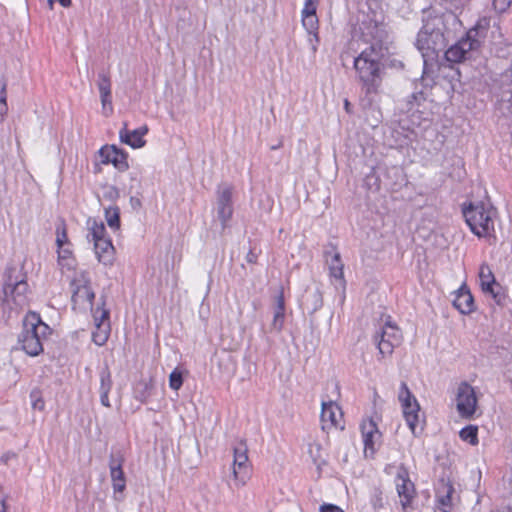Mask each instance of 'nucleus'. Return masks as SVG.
<instances>
[{
  "label": "nucleus",
  "instance_id": "b1692460",
  "mask_svg": "<svg viewBox=\"0 0 512 512\" xmlns=\"http://www.w3.org/2000/svg\"><path fill=\"white\" fill-rule=\"evenodd\" d=\"M453 305L462 314H470L475 310L474 298L470 291L465 287L458 290L456 297L453 300Z\"/></svg>",
  "mask_w": 512,
  "mask_h": 512
},
{
  "label": "nucleus",
  "instance_id": "6e6d98bb",
  "mask_svg": "<svg viewBox=\"0 0 512 512\" xmlns=\"http://www.w3.org/2000/svg\"><path fill=\"white\" fill-rule=\"evenodd\" d=\"M344 106H345V109L348 111L349 110V106H350V103H349L348 100H345Z\"/></svg>",
  "mask_w": 512,
  "mask_h": 512
},
{
  "label": "nucleus",
  "instance_id": "f3484780",
  "mask_svg": "<svg viewBox=\"0 0 512 512\" xmlns=\"http://www.w3.org/2000/svg\"><path fill=\"white\" fill-rule=\"evenodd\" d=\"M217 214L224 228L233 214L232 187L230 185H223L218 190Z\"/></svg>",
  "mask_w": 512,
  "mask_h": 512
},
{
  "label": "nucleus",
  "instance_id": "cd10ccee",
  "mask_svg": "<svg viewBox=\"0 0 512 512\" xmlns=\"http://www.w3.org/2000/svg\"><path fill=\"white\" fill-rule=\"evenodd\" d=\"M477 432L478 428L476 426L469 425L461 429L459 436L463 441L476 445L478 443Z\"/></svg>",
  "mask_w": 512,
  "mask_h": 512
},
{
  "label": "nucleus",
  "instance_id": "0eeeda50",
  "mask_svg": "<svg viewBox=\"0 0 512 512\" xmlns=\"http://www.w3.org/2000/svg\"><path fill=\"white\" fill-rule=\"evenodd\" d=\"M399 401L401 402L407 425L414 436L419 435L423 431V425L421 424L419 415L420 406L405 382L401 383Z\"/></svg>",
  "mask_w": 512,
  "mask_h": 512
},
{
  "label": "nucleus",
  "instance_id": "9d476101",
  "mask_svg": "<svg viewBox=\"0 0 512 512\" xmlns=\"http://www.w3.org/2000/svg\"><path fill=\"white\" fill-rule=\"evenodd\" d=\"M395 485L401 506L403 509H406L416 496V490L414 483L410 480L409 472L404 465H400L397 469Z\"/></svg>",
  "mask_w": 512,
  "mask_h": 512
},
{
  "label": "nucleus",
  "instance_id": "4be33fe9",
  "mask_svg": "<svg viewBox=\"0 0 512 512\" xmlns=\"http://www.w3.org/2000/svg\"><path fill=\"white\" fill-rule=\"evenodd\" d=\"M453 493V485L449 482H445L444 480H442L436 492L437 501L442 512H450L451 507L453 505Z\"/></svg>",
  "mask_w": 512,
  "mask_h": 512
},
{
  "label": "nucleus",
  "instance_id": "a878e982",
  "mask_svg": "<svg viewBox=\"0 0 512 512\" xmlns=\"http://www.w3.org/2000/svg\"><path fill=\"white\" fill-rule=\"evenodd\" d=\"M479 279L482 290H487L489 286L497 283L490 267L486 264H482L480 267Z\"/></svg>",
  "mask_w": 512,
  "mask_h": 512
},
{
  "label": "nucleus",
  "instance_id": "4d7b16f0",
  "mask_svg": "<svg viewBox=\"0 0 512 512\" xmlns=\"http://www.w3.org/2000/svg\"><path fill=\"white\" fill-rule=\"evenodd\" d=\"M53 5H54V1L53 0H48V6L50 9L53 8Z\"/></svg>",
  "mask_w": 512,
  "mask_h": 512
},
{
  "label": "nucleus",
  "instance_id": "a18cd8bd",
  "mask_svg": "<svg viewBox=\"0 0 512 512\" xmlns=\"http://www.w3.org/2000/svg\"><path fill=\"white\" fill-rule=\"evenodd\" d=\"M58 257L60 262L68 260L71 257V251L68 248H64L62 246L61 248H58Z\"/></svg>",
  "mask_w": 512,
  "mask_h": 512
},
{
  "label": "nucleus",
  "instance_id": "39448f33",
  "mask_svg": "<svg viewBox=\"0 0 512 512\" xmlns=\"http://www.w3.org/2000/svg\"><path fill=\"white\" fill-rule=\"evenodd\" d=\"M462 213L466 223L475 235L478 237L492 236L494 232L492 212L486 210L482 203L477 205L470 203L467 207H463Z\"/></svg>",
  "mask_w": 512,
  "mask_h": 512
},
{
  "label": "nucleus",
  "instance_id": "7ed1b4c3",
  "mask_svg": "<svg viewBox=\"0 0 512 512\" xmlns=\"http://www.w3.org/2000/svg\"><path fill=\"white\" fill-rule=\"evenodd\" d=\"M51 333L50 327L44 323L36 312H29L23 319V330L18 336V343L29 356H38L43 352L42 341Z\"/></svg>",
  "mask_w": 512,
  "mask_h": 512
},
{
  "label": "nucleus",
  "instance_id": "4c0bfd02",
  "mask_svg": "<svg viewBox=\"0 0 512 512\" xmlns=\"http://www.w3.org/2000/svg\"><path fill=\"white\" fill-rule=\"evenodd\" d=\"M285 320V313H274L273 320L271 323V329L280 332L283 328Z\"/></svg>",
  "mask_w": 512,
  "mask_h": 512
},
{
  "label": "nucleus",
  "instance_id": "4468645a",
  "mask_svg": "<svg viewBox=\"0 0 512 512\" xmlns=\"http://www.w3.org/2000/svg\"><path fill=\"white\" fill-rule=\"evenodd\" d=\"M323 255L325 257L330 276L335 280L340 281V285L345 288L346 281L344 279L343 272L344 264L336 246L333 243L326 245L323 251Z\"/></svg>",
  "mask_w": 512,
  "mask_h": 512
},
{
  "label": "nucleus",
  "instance_id": "393cba45",
  "mask_svg": "<svg viewBox=\"0 0 512 512\" xmlns=\"http://www.w3.org/2000/svg\"><path fill=\"white\" fill-rule=\"evenodd\" d=\"M302 24L308 35H312L315 38V44H313V52H316L317 45L319 43L317 15L303 16Z\"/></svg>",
  "mask_w": 512,
  "mask_h": 512
},
{
  "label": "nucleus",
  "instance_id": "49530a36",
  "mask_svg": "<svg viewBox=\"0 0 512 512\" xmlns=\"http://www.w3.org/2000/svg\"><path fill=\"white\" fill-rule=\"evenodd\" d=\"M109 392H100V401H101V404L105 407H110V402H109Z\"/></svg>",
  "mask_w": 512,
  "mask_h": 512
},
{
  "label": "nucleus",
  "instance_id": "37998d69",
  "mask_svg": "<svg viewBox=\"0 0 512 512\" xmlns=\"http://www.w3.org/2000/svg\"><path fill=\"white\" fill-rule=\"evenodd\" d=\"M424 100V94L422 92L412 93L408 97V104L411 106L410 109L413 107L414 103H419L420 101Z\"/></svg>",
  "mask_w": 512,
  "mask_h": 512
},
{
  "label": "nucleus",
  "instance_id": "603ef678",
  "mask_svg": "<svg viewBox=\"0 0 512 512\" xmlns=\"http://www.w3.org/2000/svg\"><path fill=\"white\" fill-rule=\"evenodd\" d=\"M308 41L311 45V49L313 50V44H315V38L312 35H309Z\"/></svg>",
  "mask_w": 512,
  "mask_h": 512
},
{
  "label": "nucleus",
  "instance_id": "13d9d810",
  "mask_svg": "<svg viewBox=\"0 0 512 512\" xmlns=\"http://www.w3.org/2000/svg\"><path fill=\"white\" fill-rule=\"evenodd\" d=\"M282 143H279L278 145H274L271 147L272 150H275V149H278L279 147H281Z\"/></svg>",
  "mask_w": 512,
  "mask_h": 512
},
{
  "label": "nucleus",
  "instance_id": "2f4dec72",
  "mask_svg": "<svg viewBox=\"0 0 512 512\" xmlns=\"http://www.w3.org/2000/svg\"><path fill=\"white\" fill-rule=\"evenodd\" d=\"M112 378L108 367H105L100 372V392H110L112 388Z\"/></svg>",
  "mask_w": 512,
  "mask_h": 512
},
{
  "label": "nucleus",
  "instance_id": "5701e85b",
  "mask_svg": "<svg viewBox=\"0 0 512 512\" xmlns=\"http://www.w3.org/2000/svg\"><path fill=\"white\" fill-rule=\"evenodd\" d=\"M94 250L97 259L104 265H111L114 261V246L112 241L107 239H100L99 242L94 243Z\"/></svg>",
  "mask_w": 512,
  "mask_h": 512
},
{
  "label": "nucleus",
  "instance_id": "de8ad7c7",
  "mask_svg": "<svg viewBox=\"0 0 512 512\" xmlns=\"http://www.w3.org/2000/svg\"><path fill=\"white\" fill-rule=\"evenodd\" d=\"M6 88H7L6 80L4 78L0 79V99H2V98L7 99Z\"/></svg>",
  "mask_w": 512,
  "mask_h": 512
},
{
  "label": "nucleus",
  "instance_id": "a211bd4d",
  "mask_svg": "<svg viewBox=\"0 0 512 512\" xmlns=\"http://www.w3.org/2000/svg\"><path fill=\"white\" fill-rule=\"evenodd\" d=\"M97 87L100 93V100L105 115L111 113L112 95H111V78L109 72L101 71L98 73Z\"/></svg>",
  "mask_w": 512,
  "mask_h": 512
},
{
  "label": "nucleus",
  "instance_id": "3c124183",
  "mask_svg": "<svg viewBox=\"0 0 512 512\" xmlns=\"http://www.w3.org/2000/svg\"><path fill=\"white\" fill-rule=\"evenodd\" d=\"M61 6L67 8V7H70L72 2L71 0H57Z\"/></svg>",
  "mask_w": 512,
  "mask_h": 512
},
{
  "label": "nucleus",
  "instance_id": "2eb2a0df",
  "mask_svg": "<svg viewBox=\"0 0 512 512\" xmlns=\"http://www.w3.org/2000/svg\"><path fill=\"white\" fill-rule=\"evenodd\" d=\"M124 457L121 452L111 453L109 457L110 477L114 493H123L126 488V477L123 471Z\"/></svg>",
  "mask_w": 512,
  "mask_h": 512
},
{
  "label": "nucleus",
  "instance_id": "e433bc0d",
  "mask_svg": "<svg viewBox=\"0 0 512 512\" xmlns=\"http://www.w3.org/2000/svg\"><path fill=\"white\" fill-rule=\"evenodd\" d=\"M274 313H285V299L283 287L280 288L279 293L275 298Z\"/></svg>",
  "mask_w": 512,
  "mask_h": 512
},
{
  "label": "nucleus",
  "instance_id": "c9c22d12",
  "mask_svg": "<svg viewBox=\"0 0 512 512\" xmlns=\"http://www.w3.org/2000/svg\"><path fill=\"white\" fill-rule=\"evenodd\" d=\"M360 428H361L362 434H368V435L369 434H380L377 424L375 423V421L373 419L364 420L361 423Z\"/></svg>",
  "mask_w": 512,
  "mask_h": 512
},
{
  "label": "nucleus",
  "instance_id": "c85d7f7f",
  "mask_svg": "<svg viewBox=\"0 0 512 512\" xmlns=\"http://www.w3.org/2000/svg\"><path fill=\"white\" fill-rule=\"evenodd\" d=\"M105 218L110 228L118 229L120 226V211L118 207H109L105 210Z\"/></svg>",
  "mask_w": 512,
  "mask_h": 512
},
{
  "label": "nucleus",
  "instance_id": "ea45409f",
  "mask_svg": "<svg viewBox=\"0 0 512 512\" xmlns=\"http://www.w3.org/2000/svg\"><path fill=\"white\" fill-rule=\"evenodd\" d=\"M512 5V0H493V7L496 11L503 13Z\"/></svg>",
  "mask_w": 512,
  "mask_h": 512
},
{
  "label": "nucleus",
  "instance_id": "aec40b11",
  "mask_svg": "<svg viewBox=\"0 0 512 512\" xmlns=\"http://www.w3.org/2000/svg\"><path fill=\"white\" fill-rule=\"evenodd\" d=\"M341 418L342 412L339 406L333 402L322 403L321 421L323 430L338 427Z\"/></svg>",
  "mask_w": 512,
  "mask_h": 512
},
{
  "label": "nucleus",
  "instance_id": "473e14b6",
  "mask_svg": "<svg viewBox=\"0 0 512 512\" xmlns=\"http://www.w3.org/2000/svg\"><path fill=\"white\" fill-rule=\"evenodd\" d=\"M183 385V372L178 368L174 369L169 375V386L177 391Z\"/></svg>",
  "mask_w": 512,
  "mask_h": 512
},
{
  "label": "nucleus",
  "instance_id": "6e6552de",
  "mask_svg": "<svg viewBox=\"0 0 512 512\" xmlns=\"http://www.w3.org/2000/svg\"><path fill=\"white\" fill-rule=\"evenodd\" d=\"M233 478L236 486H244L249 479L248 446L245 440H238L233 446Z\"/></svg>",
  "mask_w": 512,
  "mask_h": 512
},
{
  "label": "nucleus",
  "instance_id": "1a4fd4ad",
  "mask_svg": "<svg viewBox=\"0 0 512 512\" xmlns=\"http://www.w3.org/2000/svg\"><path fill=\"white\" fill-rule=\"evenodd\" d=\"M402 335L397 326L392 324L391 317L387 316L380 334L375 336V342L382 356L392 354L394 348L401 343Z\"/></svg>",
  "mask_w": 512,
  "mask_h": 512
},
{
  "label": "nucleus",
  "instance_id": "72a5a7b5",
  "mask_svg": "<svg viewBox=\"0 0 512 512\" xmlns=\"http://www.w3.org/2000/svg\"><path fill=\"white\" fill-rule=\"evenodd\" d=\"M32 408L39 411L44 410L45 402L42 398V393L39 389H34L30 393Z\"/></svg>",
  "mask_w": 512,
  "mask_h": 512
},
{
  "label": "nucleus",
  "instance_id": "09e8293b",
  "mask_svg": "<svg viewBox=\"0 0 512 512\" xmlns=\"http://www.w3.org/2000/svg\"><path fill=\"white\" fill-rule=\"evenodd\" d=\"M8 111L7 99H0V116L3 118Z\"/></svg>",
  "mask_w": 512,
  "mask_h": 512
},
{
  "label": "nucleus",
  "instance_id": "f03ea898",
  "mask_svg": "<svg viewBox=\"0 0 512 512\" xmlns=\"http://www.w3.org/2000/svg\"><path fill=\"white\" fill-rule=\"evenodd\" d=\"M381 58V48L371 45L354 59V68L366 95L376 94L381 85Z\"/></svg>",
  "mask_w": 512,
  "mask_h": 512
},
{
  "label": "nucleus",
  "instance_id": "f704fd0d",
  "mask_svg": "<svg viewBox=\"0 0 512 512\" xmlns=\"http://www.w3.org/2000/svg\"><path fill=\"white\" fill-rule=\"evenodd\" d=\"M370 503L375 510L383 508L384 497H383V492L381 491V489H379V488L373 489L371 496H370Z\"/></svg>",
  "mask_w": 512,
  "mask_h": 512
},
{
  "label": "nucleus",
  "instance_id": "423d86ee",
  "mask_svg": "<svg viewBox=\"0 0 512 512\" xmlns=\"http://www.w3.org/2000/svg\"><path fill=\"white\" fill-rule=\"evenodd\" d=\"M4 278V301H12L17 307H23L27 302L28 284L21 277V269H18L16 266L7 267Z\"/></svg>",
  "mask_w": 512,
  "mask_h": 512
},
{
  "label": "nucleus",
  "instance_id": "7c9ffc66",
  "mask_svg": "<svg viewBox=\"0 0 512 512\" xmlns=\"http://www.w3.org/2000/svg\"><path fill=\"white\" fill-rule=\"evenodd\" d=\"M152 383L151 381L141 380L135 389L136 398L145 401L151 395Z\"/></svg>",
  "mask_w": 512,
  "mask_h": 512
},
{
  "label": "nucleus",
  "instance_id": "79ce46f5",
  "mask_svg": "<svg viewBox=\"0 0 512 512\" xmlns=\"http://www.w3.org/2000/svg\"><path fill=\"white\" fill-rule=\"evenodd\" d=\"M56 243L58 248H61L62 246H64V244L68 243V237L65 228H63L62 230H60L59 227L57 228Z\"/></svg>",
  "mask_w": 512,
  "mask_h": 512
},
{
  "label": "nucleus",
  "instance_id": "5fc2aeb1",
  "mask_svg": "<svg viewBox=\"0 0 512 512\" xmlns=\"http://www.w3.org/2000/svg\"><path fill=\"white\" fill-rule=\"evenodd\" d=\"M8 458H9V455H8V454H6V455L2 456L1 461H3L4 463H6V462L8 461Z\"/></svg>",
  "mask_w": 512,
  "mask_h": 512
},
{
  "label": "nucleus",
  "instance_id": "58836bf2",
  "mask_svg": "<svg viewBox=\"0 0 512 512\" xmlns=\"http://www.w3.org/2000/svg\"><path fill=\"white\" fill-rule=\"evenodd\" d=\"M380 437V434H362V437H363V441H364V445H365V453L370 450L371 453L373 454L374 451H375V448H374V442H375V437Z\"/></svg>",
  "mask_w": 512,
  "mask_h": 512
},
{
  "label": "nucleus",
  "instance_id": "6ab92c4d",
  "mask_svg": "<svg viewBox=\"0 0 512 512\" xmlns=\"http://www.w3.org/2000/svg\"><path fill=\"white\" fill-rule=\"evenodd\" d=\"M147 132V126H142L130 131L127 129V124L125 123L124 127L119 132V137L121 142L129 145L134 149H137L143 147L146 144V141L143 139V137L147 134Z\"/></svg>",
  "mask_w": 512,
  "mask_h": 512
},
{
  "label": "nucleus",
  "instance_id": "f8f14e48",
  "mask_svg": "<svg viewBox=\"0 0 512 512\" xmlns=\"http://www.w3.org/2000/svg\"><path fill=\"white\" fill-rule=\"evenodd\" d=\"M477 398L471 385L463 382L457 391V410L464 418H471L476 410Z\"/></svg>",
  "mask_w": 512,
  "mask_h": 512
},
{
  "label": "nucleus",
  "instance_id": "20e7f679",
  "mask_svg": "<svg viewBox=\"0 0 512 512\" xmlns=\"http://www.w3.org/2000/svg\"><path fill=\"white\" fill-rule=\"evenodd\" d=\"M488 22L482 19L471 28L466 36L445 51V58L451 63H460L469 57L470 52L478 50L486 37Z\"/></svg>",
  "mask_w": 512,
  "mask_h": 512
},
{
  "label": "nucleus",
  "instance_id": "f257e3e1",
  "mask_svg": "<svg viewBox=\"0 0 512 512\" xmlns=\"http://www.w3.org/2000/svg\"><path fill=\"white\" fill-rule=\"evenodd\" d=\"M457 17L451 13L435 14L428 11L423 18V26L417 34L416 48L420 51L424 65L434 61L438 53L445 50L451 37L449 24H455Z\"/></svg>",
  "mask_w": 512,
  "mask_h": 512
},
{
  "label": "nucleus",
  "instance_id": "c03bdc74",
  "mask_svg": "<svg viewBox=\"0 0 512 512\" xmlns=\"http://www.w3.org/2000/svg\"><path fill=\"white\" fill-rule=\"evenodd\" d=\"M320 512H344L340 507L334 504H323L320 506Z\"/></svg>",
  "mask_w": 512,
  "mask_h": 512
},
{
  "label": "nucleus",
  "instance_id": "412c9836",
  "mask_svg": "<svg viewBox=\"0 0 512 512\" xmlns=\"http://www.w3.org/2000/svg\"><path fill=\"white\" fill-rule=\"evenodd\" d=\"M323 305L322 293L318 288H307L301 298V307L314 314Z\"/></svg>",
  "mask_w": 512,
  "mask_h": 512
},
{
  "label": "nucleus",
  "instance_id": "bb28decb",
  "mask_svg": "<svg viewBox=\"0 0 512 512\" xmlns=\"http://www.w3.org/2000/svg\"><path fill=\"white\" fill-rule=\"evenodd\" d=\"M486 295L491 296V298L494 300V302L499 305L503 306L506 300L505 294L502 292V287L500 284L495 283L492 286H489L487 290H482Z\"/></svg>",
  "mask_w": 512,
  "mask_h": 512
},
{
  "label": "nucleus",
  "instance_id": "864d4df0",
  "mask_svg": "<svg viewBox=\"0 0 512 512\" xmlns=\"http://www.w3.org/2000/svg\"><path fill=\"white\" fill-rule=\"evenodd\" d=\"M0 512H6V505L5 502H0Z\"/></svg>",
  "mask_w": 512,
  "mask_h": 512
},
{
  "label": "nucleus",
  "instance_id": "c756f323",
  "mask_svg": "<svg viewBox=\"0 0 512 512\" xmlns=\"http://www.w3.org/2000/svg\"><path fill=\"white\" fill-rule=\"evenodd\" d=\"M106 234V228L104 224L97 223L96 221H93L90 227V232L88 234V237L91 236L94 243L99 242L100 239H107L105 237Z\"/></svg>",
  "mask_w": 512,
  "mask_h": 512
},
{
  "label": "nucleus",
  "instance_id": "dca6fc26",
  "mask_svg": "<svg viewBox=\"0 0 512 512\" xmlns=\"http://www.w3.org/2000/svg\"><path fill=\"white\" fill-rule=\"evenodd\" d=\"M98 153L102 164H112L117 170L122 172L129 167L127 153L115 145H105L101 147Z\"/></svg>",
  "mask_w": 512,
  "mask_h": 512
},
{
  "label": "nucleus",
  "instance_id": "a19ab883",
  "mask_svg": "<svg viewBox=\"0 0 512 512\" xmlns=\"http://www.w3.org/2000/svg\"><path fill=\"white\" fill-rule=\"evenodd\" d=\"M311 15H316V5L313 0H306L305 6L302 10V17Z\"/></svg>",
  "mask_w": 512,
  "mask_h": 512
},
{
  "label": "nucleus",
  "instance_id": "8fccbe9b",
  "mask_svg": "<svg viewBox=\"0 0 512 512\" xmlns=\"http://www.w3.org/2000/svg\"><path fill=\"white\" fill-rule=\"evenodd\" d=\"M257 254L250 250L246 255V260L248 263L254 264L257 262Z\"/></svg>",
  "mask_w": 512,
  "mask_h": 512
},
{
  "label": "nucleus",
  "instance_id": "ddd939ff",
  "mask_svg": "<svg viewBox=\"0 0 512 512\" xmlns=\"http://www.w3.org/2000/svg\"><path fill=\"white\" fill-rule=\"evenodd\" d=\"M109 310L102 307H97L94 312L95 330L92 332V341L98 345L103 346L110 335V322Z\"/></svg>",
  "mask_w": 512,
  "mask_h": 512
},
{
  "label": "nucleus",
  "instance_id": "9b49d317",
  "mask_svg": "<svg viewBox=\"0 0 512 512\" xmlns=\"http://www.w3.org/2000/svg\"><path fill=\"white\" fill-rule=\"evenodd\" d=\"M71 284L74 287L71 297L74 306L87 303L92 307L95 294L91 288L88 274L86 272H81Z\"/></svg>",
  "mask_w": 512,
  "mask_h": 512
}]
</instances>
